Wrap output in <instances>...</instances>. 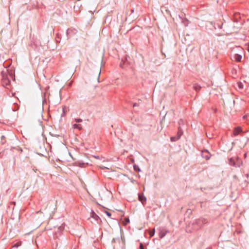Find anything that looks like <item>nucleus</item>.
I'll return each instance as SVG.
<instances>
[{
	"instance_id": "4468645a",
	"label": "nucleus",
	"mask_w": 249,
	"mask_h": 249,
	"mask_svg": "<svg viewBox=\"0 0 249 249\" xmlns=\"http://www.w3.org/2000/svg\"><path fill=\"white\" fill-rule=\"evenodd\" d=\"M155 234V229L149 231V235L151 237L153 236Z\"/></svg>"
},
{
	"instance_id": "393cba45",
	"label": "nucleus",
	"mask_w": 249,
	"mask_h": 249,
	"mask_svg": "<svg viewBox=\"0 0 249 249\" xmlns=\"http://www.w3.org/2000/svg\"><path fill=\"white\" fill-rule=\"evenodd\" d=\"M133 106L134 107L136 106V104H134Z\"/></svg>"
},
{
	"instance_id": "39448f33",
	"label": "nucleus",
	"mask_w": 249,
	"mask_h": 249,
	"mask_svg": "<svg viewBox=\"0 0 249 249\" xmlns=\"http://www.w3.org/2000/svg\"><path fill=\"white\" fill-rule=\"evenodd\" d=\"M139 200L143 204L146 202V198L142 194H139Z\"/></svg>"
},
{
	"instance_id": "f257e3e1",
	"label": "nucleus",
	"mask_w": 249,
	"mask_h": 249,
	"mask_svg": "<svg viewBox=\"0 0 249 249\" xmlns=\"http://www.w3.org/2000/svg\"><path fill=\"white\" fill-rule=\"evenodd\" d=\"M229 164L235 167H239L242 164V161L238 157H232L229 159Z\"/></svg>"
},
{
	"instance_id": "aec40b11",
	"label": "nucleus",
	"mask_w": 249,
	"mask_h": 249,
	"mask_svg": "<svg viewBox=\"0 0 249 249\" xmlns=\"http://www.w3.org/2000/svg\"><path fill=\"white\" fill-rule=\"evenodd\" d=\"M140 249H143L142 245V244H141V246H140Z\"/></svg>"
},
{
	"instance_id": "412c9836",
	"label": "nucleus",
	"mask_w": 249,
	"mask_h": 249,
	"mask_svg": "<svg viewBox=\"0 0 249 249\" xmlns=\"http://www.w3.org/2000/svg\"><path fill=\"white\" fill-rule=\"evenodd\" d=\"M101 168L102 169H105V168H107L106 167H104V166H101Z\"/></svg>"
},
{
	"instance_id": "4be33fe9",
	"label": "nucleus",
	"mask_w": 249,
	"mask_h": 249,
	"mask_svg": "<svg viewBox=\"0 0 249 249\" xmlns=\"http://www.w3.org/2000/svg\"><path fill=\"white\" fill-rule=\"evenodd\" d=\"M134 169H135V170H137V169H136V166H134Z\"/></svg>"
},
{
	"instance_id": "dca6fc26",
	"label": "nucleus",
	"mask_w": 249,
	"mask_h": 249,
	"mask_svg": "<svg viewBox=\"0 0 249 249\" xmlns=\"http://www.w3.org/2000/svg\"><path fill=\"white\" fill-rule=\"evenodd\" d=\"M102 67V65H101L100 66V67L99 68V70H98V72H99V73H98V80L99 79V76H100V73H101Z\"/></svg>"
},
{
	"instance_id": "7ed1b4c3",
	"label": "nucleus",
	"mask_w": 249,
	"mask_h": 249,
	"mask_svg": "<svg viewBox=\"0 0 249 249\" xmlns=\"http://www.w3.org/2000/svg\"><path fill=\"white\" fill-rule=\"evenodd\" d=\"M202 156L203 158H205L206 160H209L211 155L209 153V152L207 150H203L202 151Z\"/></svg>"
},
{
	"instance_id": "f3484780",
	"label": "nucleus",
	"mask_w": 249,
	"mask_h": 249,
	"mask_svg": "<svg viewBox=\"0 0 249 249\" xmlns=\"http://www.w3.org/2000/svg\"><path fill=\"white\" fill-rule=\"evenodd\" d=\"M105 213H106V214L108 216V217H110L111 215V213L108 212V211H105Z\"/></svg>"
},
{
	"instance_id": "9d476101",
	"label": "nucleus",
	"mask_w": 249,
	"mask_h": 249,
	"mask_svg": "<svg viewBox=\"0 0 249 249\" xmlns=\"http://www.w3.org/2000/svg\"><path fill=\"white\" fill-rule=\"evenodd\" d=\"M182 134H183V131H182V129H181L180 126H179L177 137H179V139Z\"/></svg>"
},
{
	"instance_id": "6ab92c4d",
	"label": "nucleus",
	"mask_w": 249,
	"mask_h": 249,
	"mask_svg": "<svg viewBox=\"0 0 249 249\" xmlns=\"http://www.w3.org/2000/svg\"><path fill=\"white\" fill-rule=\"evenodd\" d=\"M125 224H127V223H129V220L128 218H125Z\"/></svg>"
},
{
	"instance_id": "0eeeda50",
	"label": "nucleus",
	"mask_w": 249,
	"mask_h": 249,
	"mask_svg": "<svg viewBox=\"0 0 249 249\" xmlns=\"http://www.w3.org/2000/svg\"><path fill=\"white\" fill-rule=\"evenodd\" d=\"M90 216L96 221L99 219V217L93 211H91L90 213Z\"/></svg>"
},
{
	"instance_id": "f03ea898",
	"label": "nucleus",
	"mask_w": 249,
	"mask_h": 249,
	"mask_svg": "<svg viewBox=\"0 0 249 249\" xmlns=\"http://www.w3.org/2000/svg\"><path fill=\"white\" fill-rule=\"evenodd\" d=\"M207 219L204 218H200L197 219L196 220L195 222L194 223V225H197V227H195V228L196 229H198L200 228L203 225L207 223Z\"/></svg>"
},
{
	"instance_id": "2eb2a0df",
	"label": "nucleus",
	"mask_w": 249,
	"mask_h": 249,
	"mask_svg": "<svg viewBox=\"0 0 249 249\" xmlns=\"http://www.w3.org/2000/svg\"><path fill=\"white\" fill-rule=\"evenodd\" d=\"M76 123H81L82 122V120L81 119L78 118V119H75L74 120Z\"/></svg>"
},
{
	"instance_id": "ddd939ff",
	"label": "nucleus",
	"mask_w": 249,
	"mask_h": 249,
	"mask_svg": "<svg viewBox=\"0 0 249 249\" xmlns=\"http://www.w3.org/2000/svg\"><path fill=\"white\" fill-rule=\"evenodd\" d=\"M172 142H175L179 139V137H172L170 138Z\"/></svg>"
},
{
	"instance_id": "a211bd4d",
	"label": "nucleus",
	"mask_w": 249,
	"mask_h": 249,
	"mask_svg": "<svg viewBox=\"0 0 249 249\" xmlns=\"http://www.w3.org/2000/svg\"><path fill=\"white\" fill-rule=\"evenodd\" d=\"M183 124V121L182 119H180L178 122V124L180 125L181 124Z\"/></svg>"
},
{
	"instance_id": "5701e85b",
	"label": "nucleus",
	"mask_w": 249,
	"mask_h": 249,
	"mask_svg": "<svg viewBox=\"0 0 249 249\" xmlns=\"http://www.w3.org/2000/svg\"><path fill=\"white\" fill-rule=\"evenodd\" d=\"M246 117H247V116H244L243 117V118H244V119H245V118H246Z\"/></svg>"
},
{
	"instance_id": "9b49d317",
	"label": "nucleus",
	"mask_w": 249,
	"mask_h": 249,
	"mask_svg": "<svg viewBox=\"0 0 249 249\" xmlns=\"http://www.w3.org/2000/svg\"><path fill=\"white\" fill-rule=\"evenodd\" d=\"M194 89L196 90V91H199L201 87V86H200L199 85H197V84H195L194 86Z\"/></svg>"
},
{
	"instance_id": "f8f14e48",
	"label": "nucleus",
	"mask_w": 249,
	"mask_h": 249,
	"mask_svg": "<svg viewBox=\"0 0 249 249\" xmlns=\"http://www.w3.org/2000/svg\"><path fill=\"white\" fill-rule=\"evenodd\" d=\"M21 242H17V243L15 244L13 246V248H18V247H19L20 246H21Z\"/></svg>"
},
{
	"instance_id": "b1692460",
	"label": "nucleus",
	"mask_w": 249,
	"mask_h": 249,
	"mask_svg": "<svg viewBox=\"0 0 249 249\" xmlns=\"http://www.w3.org/2000/svg\"><path fill=\"white\" fill-rule=\"evenodd\" d=\"M239 87H240V88H242V85H239Z\"/></svg>"
},
{
	"instance_id": "20e7f679",
	"label": "nucleus",
	"mask_w": 249,
	"mask_h": 249,
	"mask_svg": "<svg viewBox=\"0 0 249 249\" xmlns=\"http://www.w3.org/2000/svg\"><path fill=\"white\" fill-rule=\"evenodd\" d=\"M168 232V231H165L163 229L160 230V231L159 232L160 238V239L163 238Z\"/></svg>"
},
{
	"instance_id": "6e6552de",
	"label": "nucleus",
	"mask_w": 249,
	"mask_h": 249,
	"mask_svg": "<svg viewBox=\"0 0 249 249\" xmlns=\"http://www.w3.org/2000/svg\"><path fill=\"white\" fill-rule=\"evenodd\" d=\"M73 128L74 129H77L79 130H81L82 129V125L80 124H77V123H75L73 124Z\"/></svg>"
},
{
	"instance_id": "1a4fd4ad",
	"label": "nucleus",
	"mask_w": 249,
	"mask_h": 249,
	"mask_svg": "<svg viewBox=\"0 0 249 249\" xmlns=\"http://www.w3.org/2000/svg\"><path fill=\"white\" fill-rule=\"evenodd\" d=\"M234 59L236 61L239 62L241 60L242 56L240 55L236 54L234 55Z\"/></svg>"
},
{
	"instance_id": "a878e982",
	"label": "nucleus",
	"mask_w": 249,
	"mask_h": 249,
	"mask_svg": "<svg viewBox=\"0 0 249 249\" xmlns=\"http://www.w3.org/2000/svg\"><path fill=\"white\" fill-rule=\"evenodd\" d=\"M248 50H249V49H248Z\"/></svg>"
},
{
	"instance_id": "423d86ee",
	"label": "nucleus",
	"mask_w": 249,
	"mask_h": 249,
	"mask_svg": "<svg viewBox=\"0 0 249 249\" xmlns=\"http://www.w3.org/2000/svg\"><path fill=\"white\" fill-rule=\"evenodd\" d=\"M242 131V129L241 127H238L234 129L233 131V135L234 136L238 135Z\"/></svg>"
}]
</instances>
